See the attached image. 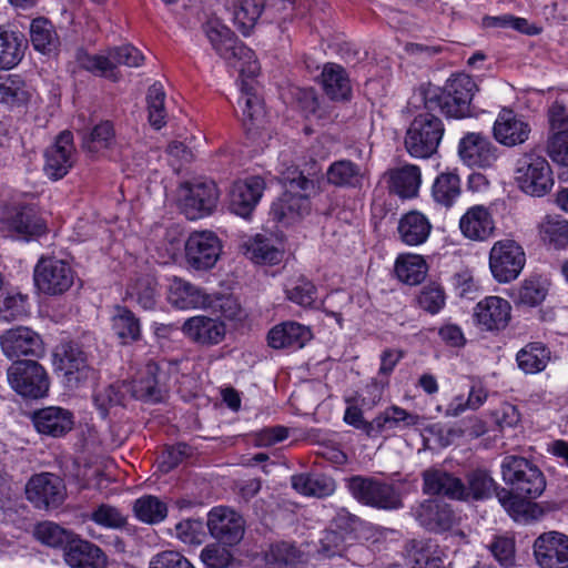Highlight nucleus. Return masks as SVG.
I'll use <instances>...</instances> for the list:
<instances>
[{
	"label": "nucleus",
	"mask_w": 568,
	"mask_h": 568,
	"mask_svg": "<svg viewBox=\"0 0 568 568\" xmlns=\"http://www.w3.org/2000/svg\"><path fill=\"white\" fill-rule=\"evenodd\" d=\"M423 480L425 493L467 503L488 499L497 489L496 481L485 469L469 471L465 481L446 471L428 469Z\"/></svg>",
	"instance_id": "f257e3e1"
},
{
	"label": "nucleus",
	"mask_w": 568,
	"mask_h": 568,
	"mask_svg": "<svg viewBox=\"0 0 568 568\" xmlns=\"http://www.w3.org/2000/svg\"><path fill=\"white\" fill-rule=\"evenodd\" d=\"M203 32L217 55L235 68L242 75L253 78L260 72L254 52L220 19L211 18L203 24Z\"/></svg>",
	"instance_id": "f03ea898"
},
{
	"label": "nucleus",
	"mask_w": 568,
	"mask_h": 568,
	"mask_svg": "<svg viewBox=\"0 0 568 568\" xmlns=\"http://www.w3.org/2000/svg\"><path fill=\"white\" fill-rule=\"evenodd\" d=\"M169 301L180 310L205 308L230 320L235 318L240 312V305L231 295L207 294L178 276L170 278Z\"/></svg>",
	"instance_id": "7ed1b4c3"
},
{
	"label": "nucleus",
	"mask_w": 568,
	"mask_h": 568,
	"mask_svg": "<svg viewBox=\"0 0 568 568\" xmlns=\"http://www.w3.org/2000/svg\"><path fill=\"white\" fill-rule=\"evenodd\" d=\"M477 85L467 74H457L447 80L443 89L428 90L425 94V109L440 110L449 118L462 119L471 115L470 103Z\"/></svg>",
	"instance_id": "20e7f679"
},
{
	"label": "nucleus",
	"mask_w": 568,
	"mask_h": 568,
	"mask_svg": "<svg viewBox=\"0 0 568 568\" xmlns=\"http://www.w3.org/2000/svg\"><path fill=\"white\" fill-rule=\"evenodd\" d=\"M282 182L287 190L272 204L271 215L277 222L291 224L310 211L307 196L294 191L310 192L314 189V182L296 169L284 174Z\"/></svg>",
	"instance_id": "39448f33"
},
{
	"label": "nucleus",
	"mask_w": 568,
	"mask_h": 568,
	"mask_svg": "<svg viewBox=\"0 0 568 568\" xmlns=\"http://www.w3.org/2000/svg\"><path fill=\"white\" fill-rule=\"evenodd\" d=\"M419 113L414 118L405 136L407 152L418 159H427L437 152L445 129L443 121L432 113Z\"/></svg>",
	"instance_id": "423d86ee"
},
{
	"label": "nucleus",
	"mask_w": 568,
	"mask_h": 568,
	"mask_svg": "<svg viewBox=\"0 0 568 568\" xmlns=\"http://www.w3.org/2000/svg\"><path fill=\"white\" fill-rule=\"evenodd\" d=\"M503 479L521 498H537L546 488L541 470L524 457L506 456L501 463Z\"/></svg>",
	"instance_id": "0eeeda50"
},
{
	"label": "nucleus",
	"mask_w": 568,
	"mask_h": 568,
	"mask_svg": "<svg viewBox=\"0 0 568 568\" xmlns=\"http://www.w3.org/2000/svg\"><path fill=\"white\" fill-rule=\"evenodd\" d=\"M516 181L525 193L532 196H544L554 185L548 161L534 152L525 153L517 160Z\"/></svg>",
	"instance_id": "6e6552de"
},
{
	"label": "nucleus",
	"mask_w": 568,
	"mask_h": 568,
	"mask_svg": "<svg viewBox=\"0 0 568 568\" xmlns=\"http://www.w3.org/2000/svg\"><path fill=\"white\" fill-rule=\"evenodd\" d=\"M11 388L26 398L38 399L49 392V376L36 361H16L7 371Z\"/></svg>",
	"instance_id": "1a4fd4ad"
},
{
	"label": "nucleus",
	"mask_w": 568,
	"mask_h": 568,
	"mask_svg": "<svg viewBox=\"0 0 568 568\" xmlns=\"http://www.w3.org/2000/svg\"><path fill=\"white\" fill-rule=\"evenodd\" d=\"M347 488L352 496L364 505L382 509L402 507L400 495L390 484L374 478L353 476L347 480Z\"/></svg>",
	"instance_id": "9d476101"
},
{
	"label": "nucleus",
	"mask_w": 568,
	"mask_h": 568,
	"mask_svg": "<svg viewBox=\"0 0 568 568\" xmlns=\"http://www.w3.org/2000/svg\"><path fill=\"white\" fill-rule=\"evenodd\" d=\"M526 263L524 248L514 240L497 241L489 252V268L499 283L516 280Z\"/></svg>",
	"instance_id": "9b49d317"
},
{
	"label": "nucleus",
	"mask_w": 568,
	"mask_h": 568,
	"mask_svg": "<svg viewBox=\"0 0 568 568\" xmlns=\"http://www.w3.org/2000/svg\"><path fill=\"white\" fill-rule=\"evenodd\" d=\"M179 202L185 216L196 220L212 212L219 200V191L213 181L194 180L181 184Z\"/></svg>",
	"instance_id": "f8f14e48"
},
{
	"label": "nucleus",
	"mask_w": 568,
	"mask_h": 568,
	"mask_svg": "<svg viewBox=\"0 0 568 568\" xmlns=\"http://www.w3.org/2000/svg\"><path fill=\"white\" fill-rule=\"evenodd\" d=\"M71 265L57 257H41L36 264L33 280L37 288L47 295H60L74 283Z\"/></svg>",
	"instance_id": "ddd939ff"
},
{
	"label": "nucleus",
	"mask_w": 568,
	"mask_h": 568,
	"mask_svg": "<svg viewBox=\"0 0 568 568\" xmlns=\"http://www.w3.org/2000/svg\"><path fill=\"white\" fill-rule=\"evenodd\" d=\"M26 493L28 499L39 509L55 508L67 497L62 478L51 473L32 476L27 484Z\"/></svg>",
	"instance_id": "4468645a"
},
{
	"label": "nucleus",
	"mask_w": 568,
	"mask_h": 568,
	"mask_svg": "<svg viewBox=\"0 0 568 568\" xmlns=\"http://www.w3.org/2000/svg\"><path fill=\"white\" fill-rule=\"evenodd\" d=\"M221 250V242L213 232H194L185 243L186 262L194 270H210L216 264Z\"/></svg>",
	"instance_id": "2eb2a0df"
},
{
	"label": "nucleus",
	"mask_w": 568,
	"mask_h": 568,
	"mask_svg": "<svg viewBox=\"0 0 568 568\" xmlns=\"http://www.w3.org/2000/svg\"><path fill=\"white\" fill-rule=\"evenodd\" d=\"M43 166L47 176L53 181L64 178L77 161V150L71 131H62L54 143L45 150Z\"/></svg>",
	"instance_id": "dca6fc26"
},
{
	"label": "nucleus",
	"mask_w": 568,
	"mask_h": 568,
	"mask_svg": "<svg viewBox=\"0 0 568 568\" xmlns=\"http://www.w3.org/2000/svg\"><path fill=\"white\" fill-rule=\"evenodd\" d=\"M206 526L211 536L223 545H237L245 532L243 517L229 507H214L207 515Z\"/></svg>",
	"instance_id": "f3484780"
},
{
	"label": "nucleus",
	"mask_w": 568,
	"mask_h": 568,
	"mask_svg": "<svg viewBox=\"0 0 568 568\" xmlns=\"http://www.w3.org/2000/svg\"><path fill=\"white\" fill-rule=\"evenodd\" d=\"M0 345L3 354L10 359L21 356L41 357L44 354L40 335L24 326L4 332L0 337Z\"/></svg>",
	"instance_id": "a211bd4d"
},
{
	"label": "nucleus",
	"mask_w": 568,
	"mask_h": 568,
	"mask_svg": "<svg viewBox=\"0 0 568 568\" xmlns=\"http://www.w3.org/2000/svg\"><path fill=\"white\" fill-rule=\"evenodd\" d=\"M534 555L540 568H568V536L558 531L540 535Z\"/></svg>",
	"instance_id": "6ab92c4d"
},
{
	"label": "nucleus",
	"mask_w": 568,
	"mask_h": 568,
	"mask_svg": "<svg viewBox=\"0 0 568 568\" xmlns=\"http://www.w3.org/2000/svg\"><path fill=\"white\" fill-rule=\"evenodd\" d=\"M295 0H239L233 4V21L243 34H247L255 26L257 19L265 11L293 10Z\"/></svg>",
	"instance_id": "aec40b11"
},
{
	"label": "nucleus",
	"mask_w": 568,
	"mask_h": 568,
	"mask_svg": "<svg viewBox=\"0 0 568 568\" xmlns=\"http://www.w3.org/2000/svg\"><path fill=\"white\" fill-rule=\"evenodd\" d=\"M265 190L261 176H251L233 183L230 191V209L239 216L247 217L260 202Z\"/></svg>",
	"instance_id": "412c9836"
},
{
	"label": "nucleus",
	"mask_w": 568,
	"mask_h": 568,
	"mask_svg": "<svg viewBox=\"0 0 568 568\" xmlns=\"http://www.w3.org/2000/svg\"><path fill=\"white\" fill-rule=\"evenodd\" d=\"M497 148L481 133H467L459 142L458 153L469 166L488 168L498 159Z\"/></svg>",
	"instance_id": "4be33fe9"
},
{
	"label": "nucleus",
	"mask_w": 568,
	"mask_h": 568,
	"mask_svg": "<svg viewBox=\"0 0 568 568\" xmlns=\"http://www.w3.org/2000/svg\"><path fill=\"white\" fill-rule=\"evenodd\" d=\"M510 303L499 296H487L474 308V321L484 331L504 329L510 321Z\"/></svg>",
	"instance_id": "5701e85b"
},
{
	"label": "nucleus",
	"mask_w": 568,
	"mask_h": 568,
	"mask_svg": "<svg viewBox=\"0 0 568 568\" xmlns=\"http://www.w3.org/2000/svg\"><path fill=\"white\" fill-rule=\"evenodd\" d=\"M1 227L11 236L26 240L45 232L44 221L38 215L36 209L29 205L14 207L1 221Z\"/></svg>",
	"instance_id": "b1692460"
},
{
	"label": "nucleus",
	"mask_w": 568,
	"mask_h": 568,
	"mask_svg": "<svg viewBox=\"0 0 568 568\" xmlns=\"http://www.w3.org/2000/svg\"><path fill=\"white\" fill-rule=\"evenodd\" d=\"M530 131L525 118L510 109H503L494 123L495 139L506 146L523 144L528 140Z\"/></svg>",
	"instance_id": "393cba45"
},
{
	"label": "nucleus",
	"mask_w": 568,
	"mask_h": 568,
	"mask_svg": "<svg viewBox=\"0 0 568 568\" xmlns=\"http://www.w3.org/2000/svg\"><path fill=\"white\" fill-rule=\"evenodd\" d=\"M182 332L190 341L210 346L220 344L224 339L226 328L225 324L219 318L196 315L183 323Z\"/></svg>",
	"instance_id": "a878e982"
},
{
	"label": "nucleus",
	"mask_w": 568,
	"mask_h": 568,
	"mask_svg": "<svg viewBox=\"0 0 568 568\" xmlns=\"http://www.w3.org/2000/svg\"><path fill=\"white\" fill-rule=\"evenodd\" d=\"M59 367L63 371L70 387H79L94 377V371L88 362V356L78 344H67L63 346Z\"/></svg>",
	"instance_id": "bb28decb"
},
{
	"label": "nucleus",
	"mask_w": 568,
	"mask_h": 568,
	"mask_svg": "<svg viewBox=\"0 0 568 568\" xmlns=\"http://www.w3.org/2000/svg\"><path fill=\"white\" fill-rule=\"evenodd\" d=\"M241 92L239 104L242 108V122L246 133L256 139L261 134L260 131L265 129L266 111L261 97L252 85L243 82Z\"/></svg>",
	"instance_id": "cd10ccee"
},
{
	"label": "nucleus",
	"mask_w": 568,
	"mask_h": 568,
	"mask_svg": "<svg viewBox=\"0 0 568 568\" xmlns=\"http://www.w3.org/2000/svg\"><path fill=\"white\" fill-rule=\"evenodd\" d=\"M459 230L464 237L471 241H486L493 236L495 221L485 205H473L459 219Z\"/></svg>",
	"instance_id": "c85d7f7f"
},
{
	"label": "nucleus",
	"mask_w": 568,
	"mask_h": 568,
	"mask_svg": "<svg viewBox=\"0 0 568 568\" xmlns=\"http://www.w3.org/2000/svg\"><path fill=\"white\" fill-rule=\"evenodd\" d=\"M32 420L38 433L51 437H62L74 426L73 413L58 406H49L37 410Z\"/></svg>",
	"instance_id": "c756f323"
},
{
	"label": "nucleus",
	"mask_w": 568,
	"mask_h": 568,
	"mask_svg": "<svg viewBox=\"0 0 568 568\" xmlns=\"http://www.w3.org/2000/svg\"><path fill=\"white\" fill-rule=\"evenodd\" d=\"M64 560L70 568H105L106 555L97 545L73 537L64 548Z\"/></svg>",
	"instance_id": "7c9ffc66"
},
{
	"label": "nucleus",
	"mask_w": 568,
	"mask_h": 568,
	"mask_svg": "<svg viewBox=\"0 0 568 568\" xmlns=\"http://www.w3.org/2000/svg\"><path fill=\"white\" fill-rule=\"evenodd\" d=\"M416 519L430 531H446L456 523L450 505L439 500H426L416 509Z\"/></svg>",
	"instance_id": "2f4dec72"
},
{
	"label": "nucleus",
	"mask_w": 568,
	"mask_h": 568,
	"mask_svg": "<svg viewBox=\"0 0 568 568\" xmlns=\"http://www.w3.org/2000/svg\"><path fill=\"white\" fill-rule=\"evenodd\" d=\"M326 180L336 187L361 190L367 180V174L362 165L342 159L329 164L326 170Z\"/></svg>",
	"instance_id": "473e14b6"
},
{
	"label": "nucleus",
	"mask_w": 568,
	"mask_h": 568,
	"mask_svg": "<svg viewBox=\"0 0 568 568\" xmlns=\"http://www.w3.org/2000/svg\"><path fill=\"white\" fill-rule=\"evenodd\" d=\"M312 338L311 329L297 322H284L274 326L267 335L272 348H302Z\"/></svg>",
	"instance_id": "72a5a7b5"
},
{
	"label": "nucleus",
	"mask_w": 568,
	"mask_h": 568,
	"mask_svg": "<svg viewBox=\"0 0 568 568\" xmlns=\"http://www.w3.org/2000/svg\"><path fill=\"white\" fill-rule=\"evenodd\" d=\"M128 384L130 396L136 399L159 402L163 398L164 387L155 363H148L139 377Z\"/></svg>",
	"instance_id": "f704fd0d"
},
{
	"label": "nucleus",
	"mask_w": 568,
	"mask_h": 568,
	"mask_svg": "<svg viewBox=\"0 0 568 568\" xmlns=\"http://www.w3.org/2000/svg\"><path fill=\"white\" fill-rule=\"evenodd\" d=\"M420 417L417 414L409 413L406 409L392 405L373 419L371 433L374 438L386 432L394 429H405L419 425Z\"/></svg>",
	"instance_id": "c9c22d12"
},
{
	"label": "nucleus",
	"mask_w": 568,
	"mask_h": 568,
	"mask_svg": "<svg viewBox=\"0 0 568 568\" xmlns=\"http://www.w3.org/2000/svg\"><path fill=\"white\" fill-rule=\"evenodd\" d=\"M245 255L257 264H277L283 256V247L273 239L255 235L244 244Z\"/></svg>",
	"instance_id": "e433bc0d"
},
{
	"label": "nucleus",
	"mask_w": 568,
	"mask_h": 568,
	"mask_svg": "<svg viewBox=\"0 0 568 568\" xmlns=\"http://www.w3.org/2000/svg\"><path fill=\"white\" fill-rule=\"evenodd\" d=\"M432 231V224L428 219L416 211L405 214L398 224V233L402 241L410 246L424 243Z\"/></svg>",
	"instance_id": "4c0bfd02"
},
{
	"label": "nucleus",
	"mask_w": 568,
	"mask_h": 568,
	"mask_svg": "<svg viewBox=\"0 0 568 568\" xmlns=\"http://www.w3.org/2000/svg\"><path fill=\"white\" fill-rule=\"evenodd\" d=\"M23 37L14 31L0 27V70H11L24 55Z\"/></svg>",
	"instance_id": "58836bf2"
},
{
	"label": "nucleus",
	"mask_w": 568,
	"mask_h": 568,
	"mask_svg": "<svg viewBox=\"0 0 568 568\" xmlns=\"http://www.w3.org/2000/svg\"><path fill=\"white\" fill-rule=\"evenodd\" d=\"M292 487L304 496L326 497L335 491V481L321 474H298L291 478Z\"/></svg>",
	"instance_id": "ea45409f"
},
{
	"label": "nucleus",
	"mask_w": 568,
	"mask_h": 568,
	"mask_svg": "<svg viewBox=\"0 0 568 568\" xmlns=\"http://www.w3.org/2000/svg\"><path fill=\"white\" fill-rule=\"evenodd\" d=\"M30 39L33 48L44 54L55 52L60 39L54 26L45 18L33 19L30 26Z\"/></svg>",
	"instance_id": "a19ab883"
},
{
	"label": "nucleus",
	"mask_w": 568,
	"mask_h": 568,
	"mask_svg": "<svg viewBox=\"0 0 568 568\" xmlns=\"http://www.w3.org/2000/svg\"><path fill=\"white\" fill-rule=\"evenodd\" d=\"M321 77L323 88L331 99L344 100L348 98L351 84L343 67L336 63H326Z\"/></svg>",
	"instance_id": "79ce46f5"
},
{
	"label": "nucleus",
	"mask_w": 568,
	"mask_h": 568,
	"mask_svg": "<svg viewBox=\"0 0 568 568\" xmlns=\"http://www.w3.org/2000/svg\"><path fill=\"white\" fill-rule=\"evenodd\" d=\"M422 183L418 166L407 164L390 172V190L402 197H413Z\"/></svg>",
	"instance_id": "37998d69"
},
{
	"label": "nucleus",
	"mask_w": 568,
	"mask_h": 568,
	"mask_svg": "<svg viewBox=\"0 0 568 568\" xmlns=\"http://www.w3.org/2000/svg\"><path fill=\"white\" fill-rule=\"evenodd\" d=\"M395 274L400 282L417 285L425 278L427 265L420 255L402 254L395 262Z\"/></svg>",
	"instance_id": "c03bdc74"
},
{
	"label": "nucleus",
	"mask_w": 568,
	"mask_h": 568,
	"mask_svg": "<svg viewBox=\"0 0 568 568\" xmlns=\"http://www.w3.org/2000/svg\"><path fill=\"white\" fill-rule=\"evenodd\" d=\"M112 331L123 344L135 342L141 336L140 321L129 308L116 306L112 315Z\"/></svg>",
	"instance_id": "a18cd8bd"
},
{
	"label": "nucleus",
	"mask_w": 568,
	"mask_h": 568,
	"mask_svg": "<svg viewBox=\"0 0 568 568\" xmlns=\"http://www.w3.org/2000/svg\"><path fill=\"white\" fill-rule=\"evenodd\" d=\"M538 232L542 242L555 248L568 245V221L560 215H546L538 225Z\"/></svg>",
	"instance_id": "49530a36"
},
{
	"label": "nucleus",
	"mask_w": 568,
	"mask_h": 568,
	"mask_svg": "<svg viewBox=\"0 0 568 568\" xmlns=\"http://www.w3.org/2000/svg\"><path fill=\"white\" fill-rule=\"evenodd\" d=\"M516 359L519 368L526 374H536L546 368L550 352L542 343L534 342L521 348Z\"/></svg>",
	"instance_id": "de8ad7c7"
},
{
	"label": "nucleus",
	"mask_w": 568,
	"mask_h": 568,
	"mask_svg": "<svg viewBox=\"0 0 568 568\" xmlns=\"http://www.w3.org/2000/svg\"><path fill=\"white\" fill-rule=\"evenodd\" d=\"M460 179L454 172H444L439 174L432 187V195L437 204L450 207L460 196Z\"/></svg>",
	"instance_id": "09e8293b"
},
{
	"label": "nucleus",
	"mask_w": 568,
	"mask_h": 568,
	"mask_svg": "<svg viewBox=\"0 0 568 568\" xmlns=\"http://www.w3.org/2000/svg\"><path fill=\"white\" fill-rule=\"evenodd\" d=\"M32 97L30 87L16 74L0 75V102L8 105L26 104Z\"/></svg>",
	"instance_id": "8fccbe9b"
},
{
	"label": "nucleus",
	"mask_w": 568,
	"mask_h": 568,
	"mask_svg": "<svg viewBox=\"0 0 568 568\" xmlns=\"http://www.w3.org/2000/svg\"><path fill=\"white\" fill-rule=\"evenodd\" d=\"M116 145V136L113 123L101 121L92 128L82 139V148L89 153H98L111 150Z\"/></svg>",
	"instance_id": "3c124183"
},
{
	"label": "nucleus",
	"mask_w": 568,
	"mask_h": 568,
	"mask_svg": "<svg viewBox=\"0 0 568 568\" xmlns=\"http://www.w3.org/2000/svg\"><path fill=\"white\" fill-rule=\"evenodd\" d=\"M133 513L138 520L155 525L166 518L168 506L156 496L143 495L133 503Z\"/></svg>",
	"instance_id": "603ef678"
},
{
	"label": "nucleus",
	"mask_w": 568,
	"mask_h": 568,
	"mask_svg": "<svg viewBox=\"0 0 568 568\" xmlns=\"http://www.w3.org/2000/svg\"><path fill=\"white\" fill-rule=\"evenodd\" d=\"M129 395L128 382H121L99 388L93 396V400L101 416L105 418L109 410L112 407L123 405Z\"/></svg>",
	"instance_id": "864d4df0"
},
{
	"label": "nucleus",
	"mask_w": 568,
	"mask_h": 568,
	"mask_svg": "<svg viewBox=\"0 0 568 568\" xmlns=\"http://www.w3.org/2000/svg\"><path fill=\"white\" fill-rule=\"evenodd\" d=\"M265 559L271 568H292L304 561V554L292 544L278 542L271 546Z\"/></svg>",
	"instance_id": "5fc2aeb1"
},
{
	"label": "nucleus",
	"mask_w": 568,
	"mask_h": 568,
	"mask_svg": "<svg viewBox=\"0 0 568 568\" xmlns=\"http://www.w3.org/2000/svg\"><path fill=\"white\" fill-rule=\"evenodd\" d=\"M34 537L43 545L49 547H67L74 535L52 521L39 523L34 528Z\"/></svg>",
	"instance_id": "6e6d98bb"
},
{
	"label": "nucleus",
	"mask_w": 568,
	"mask_h": 568,
	"mask_svg": "<svg viewBox=\"0 0 568 568\" xmlns=\"http://www.w3.org/2000/svg\"><path fill=\"white\" fill-rule=\"evenodd\" d=\"M412 568H436L443 561L442 551L432 541H419L413 546L408 556Z\"/></svg>",
	"instance_id": "4d7b16f0"
},
{
	"label": "nucleus",
	"mask_w": 568,
	"mask_h": 568,
	"mask_svg": "<svg viewBox=\"0 0 568 568\" xmlns=\"http://www.w3.org/2000/svg\"><path fill=\"white\" fill-rule=\"evenodd\" d=\"M548 288L539 277L525 280L517 291L516 302L527 306L540 304L547 296Z\"/></svg>",
	"instance_id": "13d9d810"
},
{
	"label": "nucleus",
	"mask_w": 568,
	"mask_h": 568,
	"mask_svg": "<svg viewBox=\"0 0 568 568\" xmlns=\"http://www.w3.org/2000/svg\"><path fill=\"white\" fill-rule=\"evenodd\" d=\"M90 520L106 529H120L126 525V516L115 506L101 504L89 515Z\"/></svg>",
	"instance_id": "bf43d9fd"
},
{
	"label": "nucleus",
	"mask_w": 568,
	"mask_h": 568,
	"mask_svg": "<svg viewBox=\"0 0 568 568\" xmlns=\"http://www.w3.org/2000/svg\"><path fill=\"white\" fill-rule=\"evenodd\" d=\"M128 294L145 310L154 307L156 302V282L151 276L138 278L128 288Z\"/></svg>",
	"instance_id": "052dcab7"
},
{
	"label": "nucleus",
	"mask_w": 568,
	"mask_h": 568,
	"mask_svg": "<svg viewBox=\"0 0 568 568\" xmlns=\"http://www.w3.org/2000/svg\"><path fill=\"white\" fill-rule=\"evenodd\" d=\"M165 93L160 84H153L148 91V110L149 121L155 129H161L165 124V109H164Z\"/></svg>",
	"instance_id": "680f3d73"
},
{
	"label": "nucleus",
	"mask_w": 568,
	"mask_h": 568,
	"mask_svg": "<svg viewBox=\"0 0 568 568\" xmlns=\"http://www.w3.org/2000/svg\"><path fill=\"white\" fill-rule=\"evenodd\" d=\"M286 297L303 307H311L316 300L315 286L304 277L290 283L285 288Z\"/></svg>",
	"instance_id": "e2e57ef3"
},
{
	"label": "nucleus",
	"mask_w": 568,
	"mask_h": 568,
	"mask_svg": "<svg viewBox=\"0 0 568 568\" xmlns=\"http://www.w3.org/2000/svg\"><path fill=\"white\" fill-rule=\"evenodd\" d=\"M349 538L338 530L328 528L323 531L320 539L318 552L325 557L343 556L347 549Z\"/></svg>",
	"instance_id": "0e129e2a"
},
{
	"label": "nucleus",
	"mask_w": 568,
	"mask_h": 568,
	"mask_svg": "<svg viewBox=\"0 0 568 568\" xmlns=\"http://www.w3.org/2000/svg\"><path fill=\"white\" fill-rule=\"evenodd\" d=\"M77 61L88 71L104 77H114L115 65L110 54L108 57L90 55L84 50L79 49L77 51Z\"/></svg>",
	"instance_id": "69168bd1"
},
{
	"label": "nucleus",
	"mask_w": 568,
	"mask_h": 568,
	"mask_svg": "<svg viewBox=\"0 0 568 568\" xmlns=\"http://www.w3.org/2000/svg\"><path fill=\"white\" fill-rule=\"evenodd\" d=\"M201 560L207 568H231L234 557L225 547L211 544L201 551Z\"/></svg>",
	"instance_id": "338daca9"
},
{
	"label": "nucleus",
	"mask_w": 568,
	"mask_h": 568,
	"mask_svg": "<svg viewBox=\"0 0 568 568\" xmlns=\"http://www.w3.org/2000/svg\"><path fill=\"white\" fill-rule=\"evenodd\" d=\"M547 153L557 164L568 168V131L550 133L547 140Z\"/></svg>",
	"instance_id": "774afa93"
}]
</instances>
